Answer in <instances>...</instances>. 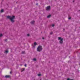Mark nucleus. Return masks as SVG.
I'll use <instances>...</instances> for the list:
<instances>
[{
  "instance_id": "nucleus-21",
  "label": "nucleus",
  "mask_w": 80,
  "mask_h": 80,
  "mask_svg": "<svg viewBox=\"0 0 80 80\" xmlns=\"http://www.w3.org/2000/svg\"><path fill=\"white\" fill-rule=\"evenodd\" d=\"M27 35L28 37H29V36H30V35L29 34H28Z\"/></svg>"
},
{
  "instance_id": "nucleus-23",
  "label": "nucleus",
  "mask_w": 80,
  "mask_h": 80,
  "mask_svg": "<svg viewBox=\"0 0 80 80\" xmlns=\"http://www.w3.org/2000/svg\"><path fill=\"white\" fill-rule=\"evenodd\" d=\"M42 39H44V38H42Z\"/></svg>"
},
{
  "instance_id": "nucleus-25",
  "label": "nucleus",
  "mask_w": 80,
  "mask_h": 80,
  "mask_svg": "<svg viewBox=\"0 0 80 80\" xmlns=\"http://www.w3.org/2000/svg\"><path fill=\"white\" fill-rule=\"evenodd\" d=\"M5 41H7V39H6V40H5Z\"/></svg>"
},
{
  "instance_id": "nucleus-12",
  "label": "nucleus",
  "mask_w": 80,
  "mask_h": 80,
  "mask_svg": "<svg viewBox=\"0 0 80 80\" xmlns=\"http://www.w3.org/2000/svg\"><path fill=\"white\" fill-rule=\"evenodd\" d=\"M5 53H8V50L5 51Z\"/></svg>"
},
{
  "instance_id": "nucleus-15",
  "label": "nucleus",
  "mask_w": 80,
  "mask_h": 80,
  "mask_svg": "<svg viewBox=\"0 0 80 80\" xmlns=\"http://www.w3.org/2000/svg\"><path fill=\"white\" fill-rule=\"evenodd\" d=\"M52 27H54V26H55V25L52 24Z\"/></svg>"
},
{
  "instance_id": "nucleus-18",
  "label": "nucleus",
  "mask_w": 80,
  "mask_h": 80,
  "mask_svg": "<svg viewBox=\"0 0 80 80\" xmlns=\"http://www.w3.org/2000/svg\"><path fill=\"white\" fill-rule=\"evenodd\" d=\"M24 66L26 67H27V64H25Z\"/></svg>"
},
{
  "instance_id": "nucleus-5",
  "label": "nucleus",
  "mask_w": 80,
  "mask_h": 80,
  "mask_svg": "<svg viewBox=\"0 0 80 80\" xmlns=\"http://www.w3.org/2000/svg\"><path fill=\"white\" fill-rule=\"evenodd\" d=\"M34 45L33 46V48H34L35 47V46H36V45H37V42H35L34 43Z\"/></svg>"
},
{
  "instance_id": "nucleus-3",
  "label": "nucleus",
  "mask_w": 80,
  "mask_h": 80,
  "mask_svg": "<svg viewBox=\"0 0 80 80\" xmlns=\"http://www.w3.org/2000/svg\"><path fill=\"white\" fill-rule=\"evenodd\" d=\"M58 39L59 40H60L59 42L60 43H63V38H61V37H59L58 38Z\"/></svg>"
},
{
  "instance_id": "nucleus-9",
  "label": "nucleus",
  "mask_w": 80,
  "mask_h": 80,
  "mask_svg": "<svg viewBox=\"0 0 80 80\" xmlns=\"http://www.w3.org/2000/svg\"><path fill=\"white\" fill-rule=\"evenodd\" d=\"M51 17V15H50L48 16L47 18H50Z\"/></svg>"
},
{
  "instance_id": "nucleus-22",
  "label": "nucleus",
  "mask_w": 80,
  "mask_h": 80,
  "mask_svg": "<svg viewBox=\"0 0 80 80\" xmlns=\"http://www.w3.org/2000/svg\"><path fill=\"white\" fill-rule=\"evenodd\" d=\"M10 73L11 74V73H12V72H10Z\"/></svg>"
},
{
  "instance_id": "nucleus-10",
  "label": "nucleus",
  "mask_w": 80,
  "mask_h": 80,
  "mask_svg": "<svg viewBox=\"0 0 80 80\" xmlns=\"http://www.w3.org/2000/svg\"><path fill=\"white\" fill-rule=\"evenodd\" d=\"M1 13H2V12H3V10L2 9L1 10Z\"/></svg>"
},
{
  "instance_id": "nucleus-13",
  "label": "nucleus",
  "mask_w": 80,
  "mask_h": 80,
  "mask_svg": "<svg viewBox=\"0 0 80 80\" xmlns=\"http://www.w3.org/2000/svg\"><path fill=\"white\" fill-rule=\"evenodd\" d=\"M2 36V34H0V37H1Z\"/></svg>"
},
{
  "instance_id": "nucleus-19",
  "label": "nucleus",
  "mask_w": 80,
  "mask_h": 80,
  "mask_svg": "<svg viewBox=\"0 0 80 80\" xmlns=\"http://www.w3.org/2000/svg\"><path fill=\"white\" fill-rule=\"evenodd\" d=\"M38 76H40V75H41V74H38Z\"/></svg>"
},
{
  "instance_id": "nucleus-16",
  "label": "nucleus",
  "mask_w": 80,
  "mask_h": 80,
  "mask_svg": "<svg viewBox=\"0 0 80 80\" xmlns=\"http://www.w3.org/2000/svg\"><path fill=\"white\" fill-rule=\"evenodd\" d=\"M52 34H53V32H51V33H50V34L51 35H52Z\"/></svg>"
},
{
  "instance_id": "nucleus-11",
  "label": "nucleus",
  "mask_w": 80,
  "mask_h": 80,
  "mask_svg": "<svg viewBox=\"0 0 80 80\" xmlns=\"http://www.w3.org/2000/svg\"><path fill=\"white\" fill-rule=\"evenodd\" d=\"M33 61H36V60H37V59H36V58H34V59H33Z\"/></svg>"
},
{
  "instance_id": "nucleus-1",
  "label": "nucleus",
  "mask_w": 80,
  "mask_h": 80,
  "mask_svg": "<svg viewBox=\"0 0 80 80\" xmlns=\"http://www.w3.org/2000/svg\"><path fill=\"white\" fill-rule=\"evenodd\" d=\"M7 18H9V19H10L12 23H13V22H15V20H14V19H15V16H8L7 17Z\"/></svg>"
},
{
  "instance_id": "nucleus-7",
  "label": "nucleus",
  "mask_w": 80,
  "mask_h": 80,
  "mask_svg": "<svg viewBox=\"0 0 80 80\" xmlns=\"http://www.w3.org/2000/svg\"><path fill=\"white\" fill-rule=\"evenodd\" d=\"M10 77V76L9 75H6L5 76V77H6V78H9Z\"/></svg>"
},
{
  "instance_id": "nucleus-17",
  "label": "nucleus",
  "mask_w": 80,
  "mask_h": 80,
  "mask_svg": "<svg viewBox=\"0 0 80 80\" xmlns=\"http://www.w3.org/2000/svg\"><path fill=\"white\" fill-rule=\"evenodd\" d=\"M22 53L24 54L25 53V51H23L22 52Z\"/></svg>"
},
{
  "instance_id": "nucleus-2",
  "label": "nucleus",
  "mask_w": 80,
  "mask_h": 80,
  "mask_svg": "<svg viewBox=\"0 0 80 80\" xmlns=\"http://www.w3.org/2000/svg\"><path fill=\"white\" fill-rule=\"evenodd\" d=\"M42 47L41 46H38L37 49V50L38 52H40L41 51H42Z\"/></svg>"
},
{
  "instance_id": "nucleus-24",
  "label": "nucleus",
  "mask_w": 80,
  "mask_h": 80,
  "mask_svg": "<svg viewBox=\"0 0 80 80\" xmlns=\"http://www.w3.org/2000/svg\"><path fill=\"white\" fill-rule=\"evenodd\" d=\"M36 5H38V3H37Z\"/></svg>"
},
{
  "instance_id": "nucleus-8",
  "label": "nucleus",
  "mask_w": 80,
  "mask_h": 80,
  "mask_svg": "<svg viewBox=\"0 0 80 80\" xmlns=\"http://www.w3.org/2000/svg\"><path fill=\"white\" fill-rule=\"evenodd\" d=\"M24 70H25V68H22L21 71V72H23V71H24Z\"/></svg>"
},
{
  "instance_id": "nucleus-6",
  "label": "nucleus",
  "mask_w": 80,
  "mask_h": 80,
  "mask_svg": "<svg viewBox=\"0 0 80 80\" xmlns=\"http://www.w3.org/2000/svg\"><path fill=\"white\" fill-rule=\"evenodd\" d=\"M34 23H35V21H32L31 22V24H34Z\"/></svg>"
},
{
  "instance_id": "nucleus-14",
  "label": "nucleus",
  "mask_w": 80,
  "mask_h": 80,
  "mask_svg": "<svg viewBox=\"0 0 80 80\" xmlns=\"http://www.w3.org/2000/svg\"><path fill=\"white\" fill-rule=\"evenodd\" d=\"M67 80H73V79H70L69 78H68V79H67Z\"/></svg>"
},
{
  "instance_id": "nucleus-20",
  "label": "nucleus",
  "mask_w": 80,
  "mask_h": 80,
  "mask_svg": "<svg viewBox=\"0 0 80 80\" xmlns=\"http://www.w3.org/2000/svg\"><path fill=\"white\" fill-rule=\"evenodd\" d=\"M69 20H70L71 19V18H68Z\"/></svg>"
},
{
  "instance_id": "nucleus-4",
  "label": "nucleus",
  "mask_w": 80,
  "mask_h": 80,
  "mask_svg": "<svg viewBox=\"0 0 80 80\" xmlns=\"http://www.w3.org/2000/svg\"><path fill=\"white\" fill-rule=\"evenodd\" d=\"M47 10H50V6H49L46 8Z\"/></svg>"
}]
</instances>
